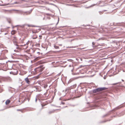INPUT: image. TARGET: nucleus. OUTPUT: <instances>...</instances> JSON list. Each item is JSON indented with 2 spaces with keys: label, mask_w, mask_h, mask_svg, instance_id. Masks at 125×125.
I'll list each match as a JSON object with an SVG mask.
<instances>
[{
  "label": "nucleus",
  "mask_w": 125,
  "mask_h": 125,
  "mask_svg": "<svg viewBox=\"0 0 125 125\" xmlns=\"http://www.w3.org/2000/svg\"><path fill=\"white\" fill-rule=\"evenodd\" d=\"M107 88L105 87L99 88L93 90V92L94 93H96L105 90Z\"/></svg>",
  "instance_id": "obj_1"
},
{
  "label": "nucleus",
  "mask_w": 125,
  "mask_h": 125,
  "mask_svg": "<svg viewBox=\"0 0 125 125\" xmlns=\"http://www.w3.org/2000/svg\"><path fill=\"white\" fill-rule=\"evenodd\" d=\"M11 73L14 75H16L18 73V71L17 70L13 69L12 71L11 72Z\"/></svg>",
  "instance_id": "obj_2"
},
{
  "label": "nucleus",
  "mask_w": 125,
  "mask_h": 125,
  "mask_svg": "<svg viewBox=\"0 0 125 125\" xmlns=\"http://www.w3.org/2000/svg\"><path fill=\"white\" fill-rule=\"evenodd\" d=\"M25 81L28 84H29L30 82L29 79L28 77H27L25 79Z\"/></svg>",
  "instance_id": "obj_3"
},
{
  "label": "nucleus",
  "mask_w": 125,
  "mask_h": 125,
  "mask_svg": "<svg viewBox=\"0 0 125 125\" xmlns=\"http://www.w3.org/2000/svg\"><path fill=\"white\" fill-rule=\"evenodd\" d=\"M13 39L14 42H15L16 43L17 42V39L16 37H13Z\"/></svg>",
  "instance_id": "obj_4"
},
{
  "label": "nucleus",
  "mask_w": 125,
  "mask_h": 125,
  "mask_svg": "<svg viewBox=\"0 0 125 125\" xmlns=\"http://www.w3.org/2000/svg\"><path fill=\"white\" fill-rule=\"evenodd\" d=\"M10 102V101L9 100H7L5 102V104H8Z\"/></svg>",
  "instance_id": "obj_5"
},
{
  "label": "nucleus",
  "mask_w": 125,
  "mask_h": 125,
  "mask_svg": "<svg viewBox=\"0 0 125 125\" xmlns=\"http://www.w3.org/2000/svg\"><path fill=\"white\" fill-rule=\"evenodd\" d=\"M54 111H55L54 110H53L51 111H50L48 112V113L49 114H52V113H53L54 112Z\"/></svg>",
  "instance_id": "obj_6"
},
{
  "label": "nucleus",
  "mask_w": 125,
  "mask_h": 125,
  "mask_svg": "<svg viewBox=\"0 0 125 125\" xmlns=\"http://www.w3.org/2000/svg\"><path fill=\"white\" fill-rule=\"evenodd\" d=\"M15 33V31H11V33L13 35V34H14Z\"/></svg>",
  "instance_id": "obj_7"
},
{
  "label": "nucleus",
  "mask_w": 125,
  "mask_h": 125,
  "mask_svg": "<svg viewBox=\"0 0 125 125\" xmlns=\"http://www.w3.org/2000/svg\"><path fill=\"white\" fill-rule=\"evenodd\" d=\"M54 48L55 49H58L59 48V47L58 46H54Z\"/></svg>",
  "instance_id": "obj_8"
},
{
  "label": "nucleus",
  "mask_w": 125,
  "mask_h": 125,
  "mask_svg": "<svg viewBox=\"0 0 125 125\" xmlns=\"http://www.w3.org/2000/svg\"><path fill=\"white\" fill-rule=\"evenodd\" d=\"M30 43L29 41H28V42L26 43V44L27 45H28Z\"/></svg>",
  "instance_id": "obj_9"
},
{
  "label": "nucleus",
  "mask_w": 125,
  "mask_h": 125,
  "mask_svg": "<svg viewBox=\"0 0 125 125\" xmlns=\"http://www.w3.org/2000/svg\"><path fill=\"white\" fill-rule=\"evenodd\" d=\"M92 44H93V46L94 45H95V43L94 42H92Z\"/></svg>",
  "instance_id": "obj_10"
},
{
  "label": "nucleus",
  "mask_w": 125,
  "mask_h": 125,
  "mask_svg": "<svg viewBox=\"0 0 125 125\" xmlns=\"http://www.w3.org/2000/svg\"><path fill=\"white\" fill-rule=\"evenodd\" d=\"M37 38V37H33L32 38V39H36V38Z\"/></svg>",
  "instance_id": "obj_11"
},
{
  "label": "nucleus",
  "mask_w": 125,
  "mask_h": 125,
  "mask_svg": "<svg viewBox=\"0 0 125 125\" xmlns=\"http://www.w3.org/2000/svg\"><path fill=\"white\" fill-rule=\"evenodd\" d=\"M62 104H64V102H62Z\"/></svg>",
  "instance_id": "obj_12"
},
{
  "label": "nucleus",
  "mask_w": 125,
  "mask_h": 125,
  "mask_svg": "<svg viewBox=\"0 0 125 125\" xmlns=\"http://www.w3.org/2000/svg\"><path fill=\"white\" fill-rule=\"evenodd\" d=\"M37 99L36 98V99H35V101H36V102H37Z\"/></svg>",
  "instance_id": "obj_13"
},
{
  "label": "nucleus",
  "mask_w": 125,
  "mask_h": 125,
  "mask_svg": "<svg viewBox=\"0 0 125 125\" xmlns=\"http://www.w3.org/2000/svg\"><path fill=\"white\" fill-rule=\"evenodd\" d=\"M27 26H30V25H27Z\"/></svg>",
  "instance_id": "obj_14"
},
{
  "label": "nucleus",
  "mask_w": 125,
  "mask_h": 125,
  "mask_svg": "<svg viewBox=\"0 0 125 125\" xmlns=\"http://www.w3.org/2000/svg\"><path fill=\"white\" fill-rule=\"evenodd\" d=\"M122 81H123V82H124V80H122Z\"/></svg>",
  "instance_id": "obj_15"
},
{
  "label": "nucleus",
  "mask_w": 125,
  "mask_h": 125,
  "mask_svg": "<svg viewBox=\"0 0 125 125\" xmlns=\"http://www.w3.org/2000/svg\"><path fill=\"white\" fill-rule=\"evenodd\" d=\"M40 68H41V67H41V66H40Z\"/></svg>",
  "instance_id": "obj_16"
},
{
  "label": "nucleus",
  "mask_w": 125,
  "mask_h": 125,
  "mask_svg": "<svg viewBox=\"0 0 125 125\" xmlns=\"http://www.w3.org/2000/svg\"><path fill=\"white\" fill-rule=\"evenodd\" d=\"M99 40H100V39H99V40H97V41Z\"/></svg>",
  "instance_id": "obj_17"
},
{
  "label": "nucleus",
  "mask_w": 125,
  "mask_h": 125,
  "mask_svg": "<svg viewBox=\"0 0 125 125\" xmlns=\"http://www.w3.org/2000/svg\"><path fill=\"white\" fill-rule=\"evenodd\" d=\"M37 53H40L39 52H38Z\"/></svg>",
  "instance_id": "obj_18"
},
{
  "label": "nucleus",
  "mask_w": 125,
  "mask_h": 125,
  "mask_svg": "<svg viewBox=\"0 0 125 125\" xmlns=\"http://www.w3.org/2000/svg\"><path fill=\"white\" fill-rule=\"evenodd\" d=\"M37 53H40L39 52H38Z\"/></svg>",
  "instance_id": "obj_19"
},
{
  "label": "nucleus",
  "mask_w": 125,
  "mask_h": 125,
  "mask_svg": "<svg viewBox=\"0 0 125 125\" xmlns=\"http://www.w3.org/2000/svg\"><path fill=\"white\" fill-rule=\"evenodd\" d=\"M60 45L61 46V45H62L60 44Z\"/></svg>",
  "instance_id": "obj_20"
}]
</instances>
